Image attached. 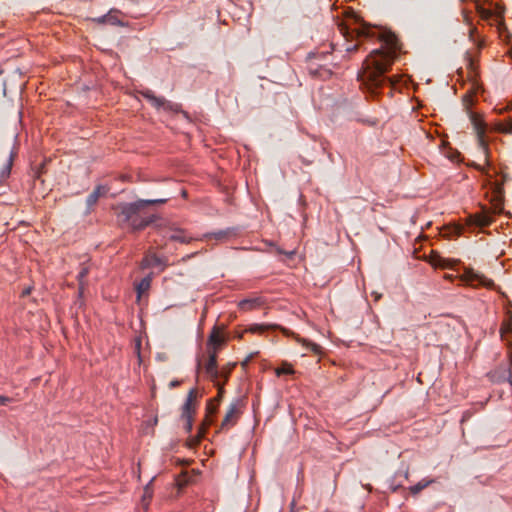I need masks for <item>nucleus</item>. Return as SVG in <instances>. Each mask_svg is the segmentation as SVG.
<instances>
[{"mask_svg":"<svg viewBox=\"0 0 512 512\" xmlns=\"http://www.w3.org/2000/svg\"><path fill=\"white\" fill-rule=\"evenodd\" d=\"M379 39L386 48L374 49L365 61L364 71L359 75L362 83L372 92L381 88L386 82L394 84L391 78L385 76V73L389 71L401 49L397 36L390 31L383 32Z\"/></svg>","mask_w":512,"mask_h":512,"instance_id":"f257e3e1","label":"nucleus"},{"mask_svg":"<svg viewBox=\"0 0 512 512\" xmlns=\"http://www.w3.org/2000/svg\"><path fill=\"white\" fill-rule=\"evenodd\" d=\"M166 201L167 199H140L133 203H120L114 209L116 216L122 223H127L133 231H140L155 220L154 215H146V207L153 204H163Z\"/></svg>","mask_w":512,"mask_h":512,"instance_id":"f03ea898","label":"nucleus"},{"mask_svg":"<svg viewBox=\"0 0 512 512\" xmlns=\"http://www.w3.org/2000/svg\"><path fill=\"white\" fill-rule=\"evenodd\" d=\"M140 94L157 110L163 109L170 113L181 112V106L179 104L171 102L164 97L156 96L150 89L142 90L140 91Z\"/></svg>","mask_w":512,"mask_h":512,"instance_id":"7ed1b4c3","label":"nucleus"},{"mask_svg":"<svg viewBox=\"0 0 512 512\" xmlns=\"http://www.w3.org/2000/svg\"><path fill=\"white\" fill-rule=\"evenodd\" d=\"M242 401L239 399L233 400L228 406L227 412L221 422L220 430H229L236 425L240 415L242 414Z\"/></svg>","mask_w":512,"mask_h":512,"instance_id":"20e7f679","label":"nucleus"},{"mask_svg":"<svg viewBox=\"0 0 512 512\" xmlns=\"http://www.w3.org/2000/svg\"><path fill=\"white\" fill-rule=\"evenodd\" d=\"M196 389H191L187 395L186 402L182 408V418L186 420L185 429L190 432L193 425V414L195 413Z\"/></svg>","mask_w":512,"mask_h":512,"instance_id":"39448f33","label":"nucleus"},{"mask_svg":"<svg viewBox=\"0 0 512 512\" xmlns=\"http://www.w3.org/2000/svg\"><path fill=\"white\" fill-rule=\"evenodd\" d=\"M463 277L464 280L473 287L483 286L489 289H493L495 286L492 279L487 278L484 274L473 269H466Z\"/></svg>","mask_w":512,"mask_h":512,"instance_id":"423d86ee","label":"nucleus"},{"mask_svg":"<svg viewBox=\"0 0 512 512\" xmlns=\"http://www.w3.org/2000/svg\"><path fill=\"white\" fill-rule=\"evenodd\" d=\"M206 374L213 380L218 381L220 378V371L217 367V351H209V359L205 365Z\"/></svg>","mask_w":512,"mask_h":512,"instance_id":"0eeeda50","label":"nucleus"},{"mask_svg":"<svg viewBox=\"0 0 512 512\" xmlns=\"http://www.w3.org/2000/svg\"><path fill=\"white\" fill-rule=\"evenodd\" d=\"M234 235H236L235 229L227 228L216 232L206 233L201 238H199V240L209 241L214 239L216 241H226Z\"/></svg>","mask_w":512,"mask_h":512,"instance_id":"6e6552de","label":"nucleus"},{"mask_svg":"<svg viewBox=\"0 0 512 512\" xmlns=\"http://www.w3.org/2000/svg\"><path fill=\"white\" fill-rule=\"evenodd\" d=\"M16 154L17 152L15 150V147L11 146L7 152L5 163L0 171V182L4 181L9 177Z\"/></svg>","mask_w":512,"mask_h":512,"instance_id":"1a4fd4ad","label":"nucleus"},{"mask_svg":"<svg viewBox=\"0 0 512 512\" xmlns=\"http://www.w3.org/2000/svg\"><path fill=\"white\" fill-rule=\"evenodd\" d=\"M486 175L488 177L489 183L492 186L495 197L500 201L504 195L503 185H504V182L508 179V176L506 174L502 173L501 181H498V180L492 181L493 175L490 174L489 171L486 172Z\"/></svg>","mask_w":512,"mask_h":512,"instance_id":"9d476101","label":"nucleus"},{"mask_svg":"<svg viewBox=\"0 0 512 512\" xmlns=\"http://www.w3.org/2000/svg\"><path fill=\"white\" fill-rule=\"evenodd\" d=\"M108 189L105 186H97L87 197L86 205L90 210L99 200V198L107 193Z\"/></svg>","mask_w":512,"mask_h":512,"instance_id":"9b49d317","label":"nucleus"},{"mask_svg":"<svg viewBox=\"0 0 512 512\" xmlns=\"http://www.w3.org/2000/svg\"><path fill=\"white\" fill-rule=\"evenodd\" d=\"M469 118L475 131L477 132L479 138L481 139V143H483L482 136L484 135L486 130L484 122L481 120L478 114L471 111L469 112Z\"/></svg>","mask_w":512,"mask_h":512,"instance_id":"f8f14e48","label":"nucleus"},{"mask_svg":"<svg viewBox=\"0 0 512 512\" xmlns=\"http://www.w3.org/2000/svg\"><path fill=\"white\" fill-rule=\"evenodd\" d=\"M219 404L215 403L214 400H209L206 405V417L204 420V426L208 427L212 424V416L216 413Z\"/></svg>","mask_w":512,"mask_h":512,"instance_id":"ddd939ff","label":"nucleus"},{"mask_svg":"<svg viewBox=\"0 0 512 512\" xmlns=\"http://www.w3.org/2000/svg\"><path fill=\"white\" fill-rule=\"evenodd\" d=\"M159 265H162V260L155 254L146 255L141 262V268L143 269L156 267Z\"/></svg>","mask_w":512,"mask_h":512,"instance_id":"4468645a","label":"nucleus"},{"mask_svg":"<svg viewBox=\"0 0 512 512\" xmlns=\"http://www.w3.org/2000/svg\"><path fill=\"white\" fill-rule=\"evenodd\" d=\"M353 32L356 33L357 37L371 38L375 35L373 28L364 22L360 23L359 27L354 28Z\"/></svg>","mask_w":512,"mask_h":512,"instance_id":"2eb2a0df","label":"nucleus"},{"mask_svg":"<svg viewBox=\"0 0 512 512\" xmlns=\"http://www.w3.org/2000/svg\"><path fill=\"white\" fill-rule=\"evenodd\" d=\"M169 239L172 241H178L181 243H189L193 238L185 235V232L181 229H175L169 235Z\"/></svg>","mask_w":512,"mask_h":512,"instance_id":"dca6fc26","label":"nucleus"},{"mask_svg":"<svg viewBox=\"0 0 512 512\" xmlns=\"http://www.w3.org/2000/svg\"><path fill=\"white\" fill-rule=\"evenodd\" d=\"M151 281H152L151 275H148V276L144 277L136 285V291H137V294H138V298H140L142 294L146 293L149 290L150 285H151Z\"/></svg>","mask_w":512,"mask_h":512,"instance_id":"f3484780","label":"nucleus"},{"mask_svg":"<svg viewBox=\"0 0 512 512\" xmlns=\"http://www.w3.org/2000/svg\"><path fill=\"white\" fill-rule=\"evenodd\" d=\"M152 481H153V479L144 488L143 496L141 499L142 506L144 509L148 508L150 500L152 498V488H151Z\"/></svg>","mask_w":512,"mask_h":512,"instance_id":"a211bd4d","label":"nucleus"},{"mask_svg":"<svg viewBox=\"0 0 512 512\" xmlns=\"http://www.w3.org/2000/svg\"><path fill=\"white\" fill-rule=\"evenodd\" d=\"M224 342V337L220 335V333L217 331H213V333L209 337V343L214 346L213 350H217V348L223 345Z\"/></svg>","mask_w":512,"mask_h":512,"instance_id":"6ab92c4d","label":"nucleus"},{"mask_svg":"<svg viewBox=\"0 0 512 512\" xmlns=\"http://www.w3.org/2000/svg\"><path fill=\"white\" fill-rule=\"evenodd\" d=\"M473 223L476 226L485 227L491 223V218L486 214H477L473 217Z\"/></svg>","mask_w":512,"mask_h":512,"instance_id":"aec40b11","label":"nucleus"},{"mask_svg":"<svg viewBox=\"0 0 512 512\" xmlns=\"http://www.w3.org/2000/svg\"><path fill=\"white\" fill-rule=\"evenodd\" d=\"M433 482V480H421L416 485H413L409 488L411 494L417 495L420 493L424 488H426L428 485H430Z\"/></svg>","mask_w":512,"mask_h":512,"instance_id":"412c9836","label":"nucleus"},{"mask_svg":"<svg viewBox=\"0 0 512 512\" xmlns=\"http://www.w3.org/2000/svg\"><path fill=\"white\" fill-rule=\"evenodd\" d=\"M258 305H260L258 299H244L239 303V307L242 310H250Z\"/></svg>","mask_w":512,"mask_h":512,"instance_id":"4be33fe9","label":"nucleus"},{"mask_svg":"<svg viewBox=\"0 0 512 512\" xmlns=\"http://www.w3.org/2000/svg\"><path fill=\"white\" fill-rule=\"evenodd\" d=\"M89 273V270L87 267H82L81 270L79 271L78 275H77V279L79 281V288H80V293H82V290H83V287H84V279L86 278V276L88 275Z\"/></svg>","mask_w":512,"mask_h":512,"instance_id":"5701e85b","label":"nucleus"},{"mask_svg":"<svg viewBox=\"0 0 512 512\" xmlns=\"http://www.w3.org/2000/svg\"><path fill=\"white\" fill-rule=\"evenodd\" d=\"M206 428L207 427L203 425V427L200 428L199 433L190 439V446H196L197 444H199L201 438L205 434Z\"/></svg>","mask_w":512,"mask_h":512,"instance_id":"b1692460","label":"nucleus"},{"mask_svg":"<svg viewBox=\"0 0 512 512\" xmlns=\"http://www.w3.org/2000/svg\"><path fill=\"white\" fill-rule=\"evenodd\" d=\"M214 382L216 383V386L218 387V395L215 398H213L212 400H214L215 403L219 404L224 390H223V387L220 385L219 380L214 381Z\"/></svg>","mask_w":512,"mask_h":512,"instance_id":"393cba45","label":"nucleus"},{"mask_svg":"<svg viewBox=\"0 0 512 512\" xmlns=\"http://www.w3.org/2000/svg\"><path fill=\"white\" fill-rule=\"evenodd\" d=\"M307 345V349L311 350L314 354H319L321 352V347L316 343L305 342Z\"/></svg>","mask_w":512,"mask_h":512,"instance_id":"a878e982","label":"nucleus"},{"mask_svg":"<svg viewBox=\"0 0 512 512\" xmlns=\"http://www.w3.org/2000/svg\"><path fill=\"white\" fill-rule=\"evenodd\" d=\"M45 172V163H41L40 166L38 168H36L34 170V178L35 179H40L42 173Z\"/></svg>","mask_w":512,"mask_h":512,"instance_id":"bb28decb","label":"nucleus"},{"mask_svg":"<svg viewBox=\"0 0 512 512\" xmlns=\"http://www.w3.org/2000/svg\"><path fill=\"white\" fill-rule=\"evenodd\" d=\"M448 260L441 258L440 256L437 257L436 260H433V264L440 267H446Z\"/></svg>","mask_w":512,"mask_h":512,"instance_id":"cd10ccee","label":"nucleus"},{"mask_svg":"<svg viewBox=\"0 0 512 512\" xmlns=\"http://www.w3.org/2000/svg\"><path fill=\"white\" fill-rule=\"evenodd\" d=\"M501 130L506 133H512V119H510L507 123L503 124Z\"/></svg>","mask_w":512,"mask_h":512,"instance_id":"c85d7f7f","label":"nucleus"},{"mask_svg":"<svg viewBox=\"0 0 512 512\" xmlns=\"http://www.w3.org/2000/svg\"><path fill=\"white\" fill-rule=\"evenodd\" d=\"M13 401L12 398L0 395V405H8Z\"/></svg>","mask_w":512,"mask_h":512,"instance_id":"c756f323","label":"nucleus"},{"mask_svg":"<svg viewBox=\"0 0 512 512\" xmlns=\"http://www.w3.org/2000/svg\"><path fill=\"white\" fill-rule=\"evenodd\" d=\"M265 328H266V327H265L264 325H258V324H255V325H253V326L250 328V330H251L252 332H263V331L265 330Z\"/></svg>","mask_w":512,"mask_h":512,"instance_id":"7c9ffc66","label":"nucleus"},{"mask_svg":"<svg viewBox=\"0 0 512 512\" xmlns=\"http://www.w3.org/2000/svg\"><path fill=\"white\" fill-rule=\"evenodd\" d=\"M230 372H231V368H230V369H228V370H226V371L222 370V371H220V377H222V376H223V377L225 378V380H227V378H228V376H229Z\"/></svg>","mask_w":512,"mask_h":512,"instance_id":"2f4dec72","label":"nucleus"},{"mask_svg":"<svg viewBox=\"0 0 512 512\" xmlns=\"http://www.w3.org/2000/svg\"><path fill=\"white\" fill-rule=\"evenodd\" d=\"M179 385H180V381H178V380H173L169 384L170 388H175V387H177Z\"/></svg>","mask_w":512,"mask_h":512,"instance_id":"473e14b6","label":"nucleus"},{"mask_svg":"<svg viewBox=\"0 0 512 512\" xmlns=\"http://www.w3.org/2000/svg\"><path fill=\"white\" fill-rule=\"evenodd\" d=\"M292 372H293V370L291 368H288V369L279 370L278 374H280V373L290 374Z\"/></svg>","mask_w":512,"mask_h":512,"instance_id":"72a5a7b5","label":"nucleus"},{"mask_svg":"<svg viewBox=\"0 0 512 512\" xmlns=\"http://www.w3.org/2000/svg\"><path fill=\"white\" fill-rule=\"evenodd\" d=\"M30 293V288L23 290L22 296H27Z\"/></svg>","mask_w":512,"mask_h":512,"instance_id":"f704fd0d","label":"nucleus"},{"mask_svg":"<svg viewBox=\"0 0 512 512\" xmlns=\"http://www.w3.org/2000/svg\"><path fill=\"white\" fill-rule=\"evenodd\" d=\"M468 101H471V97L470 96H465L464 97V103L466 104Z\"/></svg>","mask_w":512,"mask_h":512,"instance_id":"c9c22d12","label":"nucleus"},{"mask_svg":"<svg viewBox=\"0 0 512 512\" xmlns=\"http://www.w3.org/2000/svg\"><path fill=\"white\" fill-rule=\"evenodd\" d=\"M461 229L459 227L454 228L455 234H460Z\"/></svg>","mask_w":512,"mask_h":512,"instance_id":"e433bc0d","label":"nucleus"},{"mask_svg":"<svg viewBox=\"0 0 512 512\" xmlns=\"http://www.w3.org/2000/svg\"><path fill=\"white\" fill-rule=\"evenodd\" d=\"M508 381L512 385V379H511V371H508Z\"/></svg>","mask_w":512,"mask_h":512,"instance_id":"4c0bfd02","label":"nucleus"},{"mask_svg":"<svg viewBox=\"0 0 512 512\" xmlns=\"http://www.w3.org/2000/svg\"><path fill=\"white\" fill-rule=\"evenodd\" d=\"M250 359H251V356H250V357H248V358H247V359L242 363V365H243V366L247 365V363L250 361Z\"/></svg>","mask_w":512,"mask_h":512,"instance_id":"58836bf2","label":"nucleus"},{"mask_svg":"<svg viewBox=\"0 0 512 512\" xmlns=\"http://www.w3.org/2000/svg\"><path fill=\"white\" fill-rule=\"evenodd\" d=\"M356 49H357V46H356V45H355V46H353V48H347V50H348V51H350V50H356Z\"/></svg>","mask_w":512,"mask_h":512,"instance_id":"ea45409f","label":"nucleus"},{"mask_svg":"<svg viewBox=\"0 0 512 512\" xmlns=\"http://www.w3.org/2000/svg\"><path fill=\"white\" fill-rule=\"evenodd\" d=\"M375 295V299L378 300L380 298V295H378L377 293H374Z\"/></svg>","mask_w":512,"mask_h":512,"instance_id":"a19ab883","label":"nucleus"}]
</instances>
